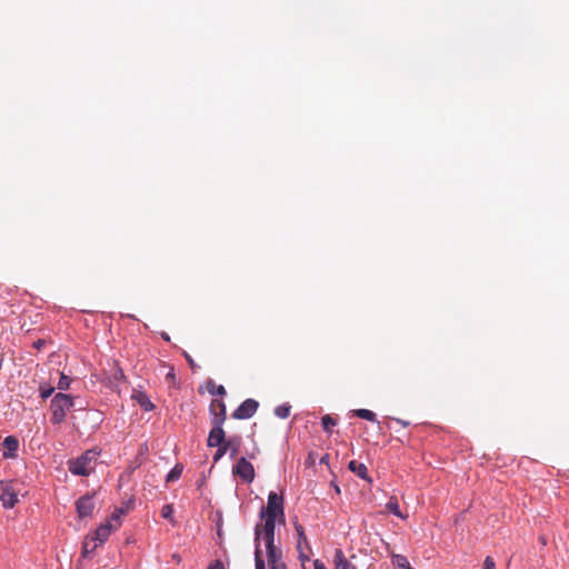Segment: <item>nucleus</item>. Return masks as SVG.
Wrapping results in <instances>:
<instances>
[{"label": "nucleus", "mask_w": 569, "mask_h": 569, "mask_svg": "<svg viewBox=\"0 0 569 569\" xmlns=\"http://www.w3.org/2000/svg\"><path fill=\"white\" fill-rule=\"evenodd\" d=\"M99 452L94 449L87 450L80 457L69 460V470L76 476H89L96 468Z\"/></svg>", "instance_id": "obj_2"}, {"label": "nucleus", "mask_w": 569, "mask_h": 569, "mask_svg": "<svg viewBox=\"0 0 569 569\" xmlns=\"http://www.w3.org/2000/svg\"><path fill=\"white\" fill-rule=\"evenodd\" d=\"M290 409L291 407L289 405H281V406H278L276 407L274 409V415L278 417V418H281V419H286L289 417L290 415Z\"/></svg>", "instance_id": "obj_23"}, {"label": "nucleus", "mask_w": 569, "mask_h": 569, "mask_svg": "<svg viewBox=\"0 0 569 569\" xmlns=\"http://www.w3.org/2000/svg\"><path fill=\"white\" fill-rule=\"evenodd\" d=\"M335 490H336L338 493L340 492V489H339V487H338V486H337V487H335Z\"/></svg>", "instance_id": "obj_36"}, {"label": "nucleus", "mask_w": 569, "mask_h": 569, "mask_svg": "<svg viewBox=\"0 0 569 569\" xmlns=\"http://www.w3.org/2000/svg\"><path fill=\"white\" fill-rule=\"evenodd\" d=\"M295 529L298 535V546L297 547H298V549H300L302 543L308 545V539L305 533V528L297 521L295 522Z\"/></svg>", "instance_id": "obj_20"}, {"label": "nucleus", "mask_w": 569, "mask_h": 569, "mask_svg": "<svg viewBox=\"0 0 569 569\" xmlns=\"http://www.w3.org/2000/svg\"><path fill=\"white\" fill-rule=\"evenodd\" d=\"M386 509H387L389 512L393 513L395 516H397V517H399V518H401V519H406V518H407V516H406V515H403V513L400 511L398 500H397V498H395V497H391V498L389 499V501H388V502H387V505H386Z\"/></svg>", "instance_id": "obj_16"}, {"label": "nucleus", "mask_w": 569, "mask_h": 569, "mask_svg": "<svg viewBox=\"0 0 569 569\" xmlns=\"http://www.w3.org/2000/svg\"><path fill=\"white\" fill-rule=\"evenodd\" d=\"M313 569H327V568H326L325 563L321 560L316 559L313 561Z\"/></svg>", "instance_id": "obj_31"}, {"label": "nucleus", "mask_w": 569, "mask_h": 569, "mask_svg": "<svg viewBox=\"0 0 569 569\" xmlns=\"http://www.w3.org/2000/svg\"><path fill=\"white\" fill-rule=\"evenodd\" d=\"M184 357H186V360L188 361V363L190 365V367L193 369L196 367L193 359L187 352H184Z\"/></svg>", "instance_id": "obj_33"}, {"label": "nucleus", "mask_w": 569, "mask_h": 569, "mask_svg": "<svg viewBox=\"0 0 569 569\" xmlns=\"http://www.w3.org/2000/svg\"><path fill=\"white\" fill-rule=\"evenodd\" d=\"M44 341L43 340H38L37 342H34V347L37 349H40L42 346H43Z\"/></svg>", "instance_id": "obj_34"}, {"label": "nucleus", "mask_w": 569, "mask_h": 569, "mask_svg": "<svg viewBox=\"0 0 569 569\" xmlns=\"http://www.w3.org/2000/svg\"><path fill=\"white\" fill-rule=\"evenodd\" d=\"M391 420H392V421H395L396 423L401 425V426H402V427H405V428L409 426V422H408V421H405V420L399 419V418H392Z\"/></svg>", "instance_id": "obj_32"}, {"label": "nucleus", "mask_w": 569, "mask_h": 569, "mask_svg": "<svg viewBox=\"0 0 569 569\" xmlns=\"http://www.w3.org/2000/svg\"><path fill=\"white\" fill-rule=\"evenodd\" d=\"M216 447H217L218 449H217V451H216V453H214V456H213V460H214V462H217L218 460H220V459H221V458H222V457L228 452L227 447H226V445H224V443L219 445V446H216Z\"/></svg>", "instance_id": "obj_26"}, {"label": "nucleus", "mask_w": 569, "mask_h": 569, "mask_svg": "<svg viewBox=\"0 0 569 569\" xmlns=\"http://www.w3.org/2000/svg\"><path fill=\"white\" fill-rule=\"evenodd\" d=\"M355 415L361 419L368 420V421H376V413L368 409H357L355 410Z\"/></svg>", "instance_id": "obj_19"}, {"label": "nucleus", "mask_w": 569, "mask_h": 569, "mask_svg": "<svg viewBox=\"0 0 569 569\" xmlns=\"http://www.w3.org/2000/svg\"><path fill=\"white\" fill-rule=\"evenodd\" d=\"M335 568L336 569H357L345 556L341 549L335 551Z\"/></svg>", "instance_id": "obj_12"}, {"label": "nucleus", "mask_w": 569, "mask_h": 569, "mask_svg": "<svg viewBox=\"0 0 569 569\" xmlns=\"http://www.w3.org/2000/svg\"><path fill=\"white\" fill-rule=\"evenodd\" d=\"M39 391L41 398L47 399L53 393L54 388L51 386H40Z\"/></svg>", "instance_id": "obj_27"}, {"label": "nucleus", "mask_w": 569, "mask_h": 569, "mask_svg": "<svg viewBox=\"0 0 569 569\" xmlns=\"http://www.w3.org/2000/svg\"><path fill=\"white\" fill-rule=\"evenodd\" d=\"M74 406V399L66 393L58 392L51 400V422L61 425L67 417V412Z\"/></svg>", "instance_id": "obj_3"}, {"label": "nucleus", "mask_w": 569, "mask_h": 569, "mask_svg": "<svg viewBox=\"0 0 569 569\" xmlns=\"http://www.w3.org/2000/svg\"><path fill=\"white\" fill-rule=\"evenodd\" d=\"M348 468L351 472L356 473L363 480H370L368 475V469L365 463L358 462L356 460H351L348 465Z\"/></svg>", "instance_id": "obj_13"}, {"label": "nucleus", "mask_w": 569, "mask_h": 569, "mask_svg": "<svg viewBox=\"0 0 569 569\" xmlns=\"http://www.w3.org/2000/svg\"><path fill=\"white\" fill-rule=\"evenodd\" d=\"M328 460V455H326L325 457L321 458L320 462H327Z\"/></svg>", "instance_id": "obj_35"}, {"label": "nucleus", "mask_w": 569, "mask_h": 569, "mask_svg": "<svg viewBox=\"0 0 569 569\" xmlns=\"http://www.w3.org/2000/svg\"><path fill=\"white\" fill-rule=\"evenodd\" d=\"M76 508L80 518L91 516L94 509V502L92 500V497L83 496L79 498L76 502Z\"/></svg>", "instance_id": "obj_10"}, {"label": "nucleus", "mask_w": 569, "mask_h": 569, "mask_svg": "<svg viewBox=\"0 0 569 569\" xmlns=\"http://www.w3.org/2000/svg\"><path fill=\"white\" fill-rule=\"evenodd\" d=\"M210 422L224 423L227 419V407L223 400L213 399L209 406Z\"/></svg>", "instance_id": "obj_8"}, {"label": "nucleus", "mask_w": 569, "mask_h": 569, "mask_svg": "<svg viewBox=\"0 0 569 569\" xmlns=\"http://www.w3.org/2000/svg\"><path fill=\"white\" fill-rule=\"evenodd\" d=\"M228 452H230V457L234 458L237 453L239 452L240 446H241V437L240 436H232L224 442Z\"/></svg>", "instance_id": "obj_15"}, {"label": "nucleus", "mask_w": 569, "mask_h": 569, "mask_svg": "<svg viewBox=\"0 0 569 569\" xmlns=\"http://www.w3.org/2000/svg\"><path fill=\"white\" fill-rule=\"evenodd\" d=\"M260 517L263 522L257 523L254 528L256 569H287L282 551L274 545L276 521L284 522L283 498L271 491Z\"/></svg>", "instance_id": "obj_1"}, {"label": "nucleus", "mask_w": 569, "mask_h": 569, "mask_svg": "<svg viewBox=\"0 0 569 569\" xmlns=\"http://www.w3.org/2000/svg\"><path fill=\"white\" fill-rule=\"evenodd\" d=\"M2 446L4 448L3 458H14L17 456V451L19 449V441L13 436H8L4 438Z\"/></svg>", "instance_id": "obj_11"}, {"label": "nucleus", "mask_w": 569, "mask_h": 569, "mask_svg": "<svg viewBox=\"0 0 569 569\" xmlns=\"http://www.w3.org/2000/svg\"><path fill=\"white\" fill-rule=\"evenodd\" d=\"M232 473L241 478L246 483H251L254 480V468L244 457L238 459L237 463L232 468Z\"/></svg>", "instance_id": "obj_5"}, {"label": "nucleus", "mask_w": 569, "mask_h": 569, "mask_svg": "<svg viewBox=\"0 0 569 569\" xmlns=\"http://www.w3.org/2000/svg\"><path fill=\"white\" fill-rule=\"evenodd\" d=\"M206 387L211 395L223 397L227 393L226 388L222 385L217 386L213 380H208Z\"/></svg>", "instance_id": "obj_18"}, {"label": "nucleus", "mask_w": 569, "mask_h": 569, "mask_svg": "<svg viewBox=\"0 0 569 569\" xmlns=\"http://www.w3.org/2000/svg\"><path fill=\"white\" fill-rule=\"evenodd\" d=\"M0 500L4 508H13L18 502V491L13 488L12 482H0Z\"/></svg>", "instance_id": "obj_6"}, {"label": "nucleus", "mask_w": 569, "mask_h": 569, "mask_svg": "<svg viewBox=\"0 0 569 569\" xmlns=\"http://www.w3.org/2000/svg\"><path fill=\"white\" fill-rule=\"evenodd\" d=\"M259 402L254 399L244 400L233 412L232 418L238 420L251 418L258 410Z\"/></svg>", "instance_id": "obj_7"}, {"label": "nucleus", "mask_w": 569, "mask_h": 569, "mask_svg": "<svg viewBox=\"0 0 569 569\" xmlns=\"http://www.w3.org/2000/svg\"><path fill=\"white\" fill-rule=\"evenodd\" d=\"M321 423L325 431L331 432L332 428L337 425V420L332 418L330 415H326L322 417Z\"/></svg>", "instance_id": "obj_22"}, {"label": "nucleus", "mask_w": 569, "mask_h": 569, "mask_svg": "<svg viewBox=\"0 0 569 569\" xmlns=\"http://www.w3.org/2000/svg\"><path fill=\"white\" fill-rule=\"evenodd\" d=\"M392 563L395 566H397L398 568H402V569H408V567H410L407 558L405 556H401V555L393 556Z\"/></svg>", "instance_id": "obj_24"}, {"label": "nucleus", "mask_w": 569, "mask_h": 569, "mask_svg": "<svg viewBox=\"0 0 569 569\" xmlns=\"http://www.w3.org/2000/svg\"><path fill=\"white\" fill-rule=\"evenodd\" d=\"M208 569H224V567H223V563L220 560H216L212 563H210Z\"/></svg>", "instance_id": "obj_30"}, {"label": "nucleus", "mask_w": 569, "mask_h": 569, "mask_svg": "<svg viewBox=\"0 0 569 569\" xmlns=\"http://www.w3.org/2000/svg\"><path fill=\"white\" fill-rule=\"evenodd\" d=\"M97 547L98 542L93 540L91 536H88L82 546V556L88 557L96 550Z\"/></svg>", "instance_id": "obj_17"}, {"label": "nucleus", "mask_w": 569, "mask_h": 569, "mask_svg": "<svg viewBox=\"0 0 569 569\" xmlns=\"http://www.w3.org/2000/svg\"><path fill=\"white\" fill-rule=\"evenodd\" d=\"M212 428L209 432L207 445L210 448L226 442V433L222 428L223 423H211Z\"/></svg>", "instance_id": "obj_9"}, {"label": "nucleus", "mask_w": 569, "mask_h": 569, "mask_svg": "<svg viewBox=\"0 0 569 569\" xmlns=\"http://www.w3.org/2000/svg\"><path fill=\"white\" fill-rule=\"evenodd\" d=\"M173 513V507L171 505H164L161 509V516L164 519H170Z\"/></svg>", "instance_id": "obj_28"}, {"label": "nucleus", "mask_w": 569, "mask_h": 569, "mask_svg": "<svg viewBox=\"0 0 569 569\" xmlns=\"http://www.w3.org/2000/svg\"><path fill=\"white\" fill-rule=\"evenodd\" d=\"M71 379L66 376L64 373H61L59 382H58V389L59 390H67L70 387Z\"/></svg>", "instance_id": "obj_25"}, {"label": "nucleus", "mask_w": 569, "mask_h": 569, "mask_svg": "<svg viewBox=\"0 0 569 569\" xmlns=\"http://www.w3.org/2000/svg\"><path fill=\"white\" fill-rule=\"evenodd\" d=\"M182 470L183 468L181 465H176L167 475L166 481L171 482L178 480L181 477Z\"/></svg>", "instance_id": "obj_21"}, {"label": "nucleus", "mask_w": 569, "mask_h": 569, "mask_svg": "<svg viewBox=\"0 0 569 569\" xmlns=\"http://www.w3.org/2000/svg\"><path fill=\"white\" fill-rule=\"evenodd\" d=\"M482 569H496V563L490 556L486 557Z\"/></svg>", "instance_id": "obj_29"}, {"label": "nucleus", "mask_w": 569, "mask_h": 569, "mask_svg": "<svg viewBox=\"0 0 569 569\" xmlns=\"http://www.w3.org/2000/svg\"><path fill=\"white\" fill-rule=\"evenodd\" d=\"M123 515V510H118L111 516V519L106 523H102L91 536L93 540L99 543H103L110 536V533L117 529V526L112 525V521H117L119 523L120 516Z\"/></svg>", "instance_id": "obj_4"}, {"label": "nucleus", "mask_w": 569, "mask_h": 569, "mask_svg": "<svg viewBox=\"0 0 569 569\" xmlns=\"http://www.w3.org/2000/svg\"><path fill=\"white\" fill-rule=\"evenodd\" d=\"M132 399H134L144 411H152L154 409V405L151 402L149 397L142 391L134 392L132 395Z\"/></svg>", "instance_id": "obj_14"}]
</instances>
